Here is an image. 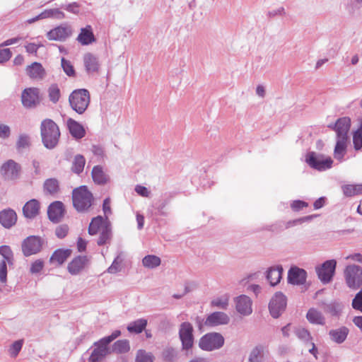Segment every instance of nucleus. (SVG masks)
<instances>
[{"instance_id":"obj_1","label":"nucleus","mask_w":362,"mask_h":362,"mask_svg":"<svg viewBox=\"0 0 362 362\" xmlns=\"http://www.w3.org/2000/svg\"><path fill=\"white\" fill-rule=\"evenodd\" d=\"M351 127V119L344 117L339 119L334 125L337 134V142L334 149V158L339 162H342L346 153L347 134Z\"/></svg>"},{"instance_id":"obj_2","label":"nucleus","mask_w":362,"mask_h":362,"mask_svg":"<svg viewBox=\"0 0 362 362\" xmlns=\"http://www.w3.org/2000/svg\"><path fill=\"white\" fill-rule=\"evenodd\" d=\"M88 233L90 235H99L97 240L98 245L108 243L112 238V229L107 217L101 216L93 218L88 226Z\"/></svg>"},{"instance_id":"obj_3","label":"nucleus","mask_w":362,"mask_h":362,"mask_svg":"<svg viewBox=\"0 0 362 362\" xmlns=\"http://www.w3.org/2000/svg\"><path fill=\"white\" fill-rule=\"evenodd\" d=\"M40 132L45 146L49 149L54 148L60 136L57 124L50 119H45L41 123Z\"/></svg>"},{"instance_id":"obj_4","label":"nucleus","mask_w":362,"mask_h":362,"mask_svg":"<svg viewBox=\"0 0 362 362\" xmlns=\"http://www.w3.org/2000/svg\"><path fill=\"white\" fill-rule=\"evenodd\" d=\"M72 199L74 206L79 212L87 211L91 206L93 200V194L86 186L74 189Z\"/></svg>"},{"instance_id":"obj_5","label":"nucleus","mask_w":362,"mask_h":362,"mask_svg":"<svg viewBox=\"0 0 362 362\" xmlns=\"http://www.w3.org/2000/svg\"><path fill=\"white\" fill-rule=\"evenodd\" d=\"M306 163L312 168L318 171L330 169L333 165L331 157L314 151L308 152L305 156Z\"/></svg>"},{"instance_id":"obj_6","label":"nucleus","mask_w":362,"mask_h":362,"mask_svg":"<svg viewBox=\"0 0 362 362\" xmlns=\"http://www.w3.org/2000/svg\"><path fill=\"white\" fill-rule=\"evenodd\" d=\"M69 103L71 108L78 114H83L90 103V94L86 89L73 91L69 95Z\"/></svg>"},{"instance_id":"obj_7","label":"nucleus","mask_w":362,"mask_h":362,"mask_svg":"<svg viewBox=\"0 0 362 362\" xmlns=\"http://www.w3.org/2000/svg\"><path fill=\"white\" fill-rule=\"evenodd\" d=\"M344 276L347 286L357 289L362 285V267L356 264H349L344 271Z\"/></svg>"},{"instance_id":"obj_8","label":"nucleus","mask_w":362,"mask_h":362,"mask_svg":"<svg viewBox=\"0 0 362 362\" xmlns=\"http://www.w3.org/2000/svg\"><path fill=\"white\" fill-rule=\"evenodd\" d=\"M224 344L223 337L217 332L204 335L199 341V346L204 351H211L221 348Z\"/></svg>"},{"instance_id":"obj_9","label":"nucleus","mask_w":362,"mask_h":362,"mask_svg":"<svg viewBox=\"0 0 362 362\" xmlns=\"http://www.w3.org/2000/svg\"><path fill=\"white\" fill-rule=\"evenodd\" d=\"M21 166L13 160H8L1 165L0 173L7 181H14L20 177Z\"/></svg>"},{"instance_id":"obj_10","label":"nucleus","mask_w":362,"mask_h":362,"mask_svg":"<svg viewBox=\"0 0 362 362\" xmlns=\"http://www.w3.org/2000/svg\"><path fill=\"white\" fill-rule=\"evenodd\" d=\"M336 266V260L330 259L316 267L318 278L323 284H326L332 281L335 273Z\"/></svg>"},{"instance_id":"obj_11","label":"nucleus","mask_w":362,"mask_h":362,"mask_svg":"<svg viewBox=\"0 0 362 362\" xmlns=\"http://www.w3.org/2000/svg\"><path fill=\"white\" fill-rule=\"evenodd\" d=\"M286 304V297L281 292L276 293L269 304V309L272 316L274 318L279 317L285 310Z\"/></svg>"},{"instance_id":"obj_12","label":"nucleus","mask_w":362,"mask_h":362,"mask_svg":"<svg viewBox=\"0 0 362 362\" xmlns=\"http://www.w3.org/2000/svg\"><path fill=\"white\" fill-rule=\"evenodd\" d=\"M42 99L40 90L37 88H24V107L35 108Z\"/></svg>"},{"instance_id":"obj_13","label":"nucleus","mask_w":362,"mask_h":362,"mask_svg":"<svg viewBox=\"0 0 362 362\" xmlns=\"http://www.w3.org/2000/svg\"><path fill=\"white\" fill-rule=\"evenodd\" d=\"M193 327L189 322H183L180 325L179 329V336L182 341V349L188 350L191 349L194 344Z\"/></svg>"},{"instance_id":"obj_14","label":"nucleus","mask_w":362,"mask_h":362,"mask_svg":"<svg viewBox=\"0 0 362 362\" xmlns=\"http://www.w3.org/2000/svg\"><path fill=\"white\" fill-rule=\"evenodd\" d=\"M236 311L242 316H248L252 313V300L246 295L234 298Z\"/></svg>"},{"instance_id":"obj_15","label":"nucleus","mask_w":362,"mask_h":362,"mask_svg":"<svg viewBox=\"0 0 362 362\" xmlns=\"http://www.w3.org/2000/svg\"><path fill=\"white\" fill-rule=\"evenodd\" d=\"M72 34V28L67 24H62L54 28L47 33L49 40L64 41Z\"/></svg>"},{"instance_id":"obj_16","label":"nucleus","mask_w":362,"mask_h":362,"mask_svg":"<svg viewBox=\"0 0 362 362\" xmlns=\"http://www.w3.org/2000/svg\"><path fill=\"white\" fill-rule=\"evenodd\" d=\"M230 322V317L223 312H214L208 315L205 325L210 327L228 325Z\"/></svg>"},{"instance_id":"obj_17","label":"nucleus","mask_w":362,"mask_h":362,"mask_svg":"<svg viewBox=\"0 0 362 362\" xmlns=\"http://www.w3.org/2000/svg\"><path fill=\"white\" fill-rule=\"evenodd\" d=\"M89 259L86 256H78L68 264L67 270L71 275L79 274L88 265Z\"/></svg>"},{"instance_id":"obj_18","label":"nucleus","mask_w":362,"mask_h":362,"mask_svg":"<svg viewBox=\"0 0 362 362\" xmlns=\"http://www.w3.org/2000/svg\"><path fill=\"white\" fill-rule=\"evenodd\" d=\"M49 219L53 223H58L64 215V204L61 202H54L47 209Z\"/></svg>"},{"instance_id":"obj_19","label":"nucleus","mask_w":362,"mask_h":362,"mask_svg":"<svg viewBox=\"0 0 362 362\" xmlns=\"http://www.w3.org/2000/svg\"><path fill=\"white\" fill-rule=\"evenodd\" d=\"M307 278V272L303 269L294 267H291L288 272V281L294 285L303 284Z\"/></svg>"},{"instance_id":"obj_20","label":"nucleus","mask_w":362,"mask_h":362,"mask_svg":"<svg viewBox=\"0 0 362 362\" xmlns=\"http://www.w3.org/2000/svg\"><path fill=\"white\" fill-rule=\"evenodd\" d=\"M25 71L27 75L33 80L41 81L46 76V71L39 62H33L27 66Z\"/></svg>"},{"instance_id":"obj_21","label":"nucleus","mask_w":362,"mask_h":362,"mask_svg":"<svg viewBox=\"0 0 362 362\" xmlns=\"http://www.w3.org/2000/svg\"><path fill=\"white\" fill-rule=\"evenodd\" d=\"M41 247L42 243L38 237H28L26 240H24V255L29 256L38 252Z\"/></svg>"},{"instance_id":"obj_22","label":"nucleus","mask_w":362,"mask_h":362,"mask_svg":"<svg viewBox=\"0 0 362 362\" xmlns=\"http://www.w3.org/2000/svg\"><path fill=\"white\" fill-rule=\"evenodd\" d=\"M268 356L267 348L263 345H257L251 351L248 362H266Z\"/></svg>"},{"instance_id":"obj_23","label":"nucleus","mask_w":362,"mask_h":362,"mask_svg":"<svg viewBox=\"0 0 362 362\" xmlns=\"http://www.w3.org/2000/svg\"><path fill=\"white\" fill-rule=\"evenodd\" d=\"M320 306L325 313L337 317L341 315L344 309L343 303L337 300H332L329 303L322 302Z\"/></svg>"},{"instance_id":"obj_24","label":"nucleus","mask_w":362,"mask_h":362,"mask_svg":"<svg viewBox=\"0 0 362 362\" xmlns=\"http://www.w3.org/2000/svg\"><path fill=\"white\" fill-rule=\"evenodd\" d=\"M76 40L81 45H88L95 42L96 39L92 26L87 25L86 27L81 28Z\"/></svg>"},{"instance_id":"obj_25","label":"nucleus","mask_w":362,"mask_h":362,"mask_svg":"<svg viewBox=\"0 0 362 362\" xmlns=\"http://www.w3.org/2000/svg\"><path fill=\"white\" fill-rule=\"evenodd\" d=\"M54 18L57 19H63L65 18V14L58 8L47 9L42 11L35 18L28 19L26 22L31 24L36 21L44 18Z\"/></svg>"},{"instance_id":"obj_26","label":"nucleus","mask_w":362,"mask_h":362,"mask_svg":"<svg viewBox=\"0 0 362 362\" xmlns=\"http://www.w3.org/2000/svg\"><path fill=\"white\" fill-rule=\"evenodd\" d=\"M349 333V329L345 326L329 331L328 335L332 341L340 344L345 341Z\"/></svg>"},{"instance_id":"obj_27","label":"nucleus","mask_w":362,"mask_h":362,"mask_svg":"<svg viewBox=\"0 0 362 362\" xmlns=\"http://www.w3.org/2000/svg\"><path fill=\"white\" fill-rule=\"evenodd\" d=\"M17 221L16 212L12 209H4L0 212V223L6 228L12 227Z\"/></svg>"},{"instance_id":"obj_28","label":"nucleus","mask_w":362,"mask_h":362,"mask_svg":"<svg viewBox=\"0 0 362 362\" xmlns=\"http://www.w3.org/2000/svg\"><path fill=\"white\" fill-rule=\"evenodd\" d=\"M40 203L37 199H31L24 204V216L28 218H34L40 213Z\"/></svg>"},{"instance_id":"obj_29","label":"nucleus","mask_w":362,"mask_h":362,"mask_svg":"<svg viewBox=\"0 0 362 362\" xmlns=\"http://www.w3.org/2000/svg\"><path fill=\"white\" fill-rule=\"evenodd\" d=\"M83 64L86 71L88 73H94L99 69V62L96 56L91 53H86L83 56Z\"/></svg>"},{"instance_id":"obj_30","label":"nucleus","mask_w":362,"mask_h":362,"mask_svg":"<svg viewBox=\"0 0 362 362\" xmlns=\"http://www.w3.org/2000/svg\"><path fill=\"white\" fill-rule=\"evenodd\" d=\"M67 126L70 134L76 139H80L85 136L86 131L83 127L78 122L69 118L67 120Z\"/></svg>"},{"instance_id":"obj_31","label":"nucleus","mask_w":362,"mask_h":362,"mask_svg":"<svg viewBox=\"0 0 362 362\" xmlns=\"http://www.w3.org/2000/svg\"><path fill=\"white\" fill-rule=\"evenodd\" d=\"M91 175L94 182L98 185H105L109 180V177L104 172L103 167L100 165L94 166Z\"/></svg>"},{"instance_id":"obj_32","label":"nucleus","mask_w":362,"mask_h":362,"mask_svg":"<svg viewBox=\"0 0 362 362\" xmlns=\"http://www.w3.org/2000/svg\"><path fill=\"white\" fill-rule=\"evenodd\" d=\"M283 268L281 266L271 267L268 272L267 278L271 286H276L280 282L282 276Z\"/></svg>"},{"instance_id":"obj_33","label":"nucleus","mask_w":362,"mask_h":362,"mask_svg":"<svg viewBox=\"0 0 362 362\" xmlns=\"http://www.w3.org/2000/svg\"><path fill=\"white\" fill-rule=\"evenodd\" d=\"M230 296L228 293L215 297L211 301V307L221 310H227L229 306Z\"/></svg>"},{"instance_id":"obj_34","label":"nucleus","mask_w":362,"mask_h":362,"mask_svg":"<svg viewBox=\"0 0 362 362\" xmlns=\"http://www.w3.org/2000/svg\"><path fill=\"white\" fill-rule=\"evenodd\" d=\"M306 317L312 324L323 325L325 323V319L323 315L315 308H310L308 310Z\"/></svg>"},{"instance_id":"obj_35","label":"nucleus","mask_w":362,"mask_h":362,"mask_svg":"<svg viewBox=\"0 0 362 362\" xmlns=\"http://www.w3.org/2000/svg\"><path fill=\"white\" fill-rule=\"evenodd\" d=\"M70 250H57L52 255L50 261L52 263H57L58 265L62 264L70 256Z\"/></svg>"},{"instance_id":"obj_36","label":"nucleus","mask_w":362,"mask_h":362,"mask_svg":"<svg viewBox=\"0 0 362 362\" xmlns=\"http://www.w3.org/2000/svg\"><path fill=\"white\" fill-rule=\"evenodd\" d=\"M147 325V320L144 318L138 319L130 322L127 329L131 333L139 334L143 332Z\"/></svg>"},{"instance_id":"obj_37","label":"nucleus","mask_w":362,"mask_h":362,"mask_svg":"<svg viewBox=\"0 0 362 362\" xmlns=\"http://www.w3.org/2000/svg\"><path fill=\"white\" fill-rule=\"evenodd\" d=\"M161 264V259L159 257L153 255H146L142 259V264L145 268L153 269L159 267Z\"/></svg>"},{"instance_id":"obj_38","label":"nucleus","mask_w":362,"mask_h":362,"mask_svg":"<svg viewBox=\"0 0 362 362\" xmlns=\"http://www.w3.org/2000/svg\"><path fill=\"white\" fill-rule=\"evenodd\" d=\"M343 193L346 197L362 194V185H345L341 187Z\"/></svg>"},{"instance_id":"obj_39","label":"nucleus","mask_w":362,"mask_h":362,"mask_svg":"<svg viewBox=\"0 0 362 362\" xmlns=\"http://www.w3.org/2000/svg\"><path fill=\"white\" fill-rule=\"evenodd\" d=\"M93 351L91 355L89 357L90 362H100L101 359L107 354V348L105 346H98Z\"/></svg>"},{"instance_id":"obj_40","label":"nucleus","mask_w":362,"mask_h":362,"mask_svg":"<svg viewBox=\"0 0 362 362\" xmlns=\"http://www.w3.org/2000/svg\"><path fill=\"white\" fill-rule=\"evenodd\" d=\"M0 255L3 257L6 263L9 266H12L14 263V257L13 252L8 245L0 246Z\"/></svg>"},{"instance_id":"obj_41","label":"nucleus","mask_w":362,"mask_h":362,"mask_svg":"<svg viewBox=\"0 0 362 362\" xmlns=\"http://www.w3.org/2000/svg\"><path fill=\"white\" fill-rule=\"evenodd\" d=\"M86 163V160L84 157L81 155H76L74 157L71 170L76 174H80L84 168V165Z\"/></svg>"},{"instance_id":"obj_42","label":"nucleus","mask_w":362,"mask_h":362,"mask_svg":"<svg viewBox=\"0 0 362 362\" xmlns=\"http://www.w3.org/2000/svg\"><path fill=\"white\" fill-rule=\"evenodd\" d=\"M44 189L47 193L54 194L59 190V182L56 179H47L44 183Z\"/></svg>"},{"instance_id":"obj_43","label":"nucleus","mask_w":362,"mask_h":362,"mask_svg":"<svg viewBox=\"0 0 362 362\" xmlns=\"http://www.w3.org/2000/svg\"><path fill=\"white\" fill-rule=\"evenodd\" d=\"M129 343L128 340H118L112 346V350L117 354L127 353L129 351Z\"/></svg>"},{"instance_id":"obj_44","label":"nucleus","mask_w":362,"mask_h":362,"mask_svg":"<svg viewBox=\"0 0 362 362\" xmlns=\"http://www.w3.org/2000/svg\"><path fill=\"white\" fill-rule=\"evenodd\" d=\"M353 144L356 151L362 148V120L360 127L353 133Z\"/></svg>"},{"instance_id":"obj_45","label":"nucleus","mask_w":362,"mask_h":362,"mask_svg":"<svg viewBox=\"0 0 362 362\" xmlns=\"http://www.w3.org/2000/svg\"><path fill=\"white\" fill-rule=\"evenodd\" d=\"M121 334V332L119 330H115L110 336L102 338L94 344L95 346H105L107 348V346L112 342L114 339L119 337Z\"/></svg>"},{"instance_id":"obj_46","label":"nucleus","mask_w":362,"mask_h":362,"mask_svg":"<svg viewBox=\"0 0 362 362\" xmlns=\"http://www.w3.org/2000/svg\"><path fill=\"white\" fill-rule=\"evenodd\" d=\"M136 362H153V356L151 353L144 350H139L136 354Z\"/></svg>"},{"instance_id":"obj_47","label":"nucleus","mask_w":362,"mask_h":362,"mask_svg":"<svg viewBox=\"0 0 362 362\" xmlns=\"http://www.w3.org/2000/svg\"><path fill=\"white\" fill-rule=\"evenodd\" d=\"M295 334L299 339H300L305 342H308L312 340V337L310 335V333L305 328H303V327L297 328L295 330Z\"/></svg>"},{"instance_id":"obj_48","label":"nucleus","mask_w":362,"mask_h":362,"mask_svg":"<svg viewBox=\"0 0 362 362\" xmlns=\"http://www.w3.org/2000/svg\"><path fill=\"white\" fill-rule=\"evenodd\" d=\"M23 346V339L13 342L8 349V354L11 357L15 358L18 356Z\"/></svg>"},{"instance_id":"obj_49","label":"nucleus","mask_w":362,"mask_h":362,"mask_svg":"<svg viewBox=\"0 0 362 362\" xmlns=\"http://www.w3.org/2000/svg\"><path fill=\"white\" fill-rule=\"evenodd\" d=\"M123 259L118 255L113 261L112 264L108 267L107 272L110 274H116L121 270V264Z\"/></svg>"},{"instance_id":"obj_50","label":"nucleus","mask_w":362,"mask_h":362,"mask_svg":"<svg viewBox=\"0 0 362 362\" xmlns=\"http://www.w3.org/2000/svg\"><path fill=\"white\" fill-rule=\"evenodd\" d=\"M49 100L53 102L54 103H56L58 102L60 98V90L57 86L56 85H52L49 90Z\"/></svg>"},{"instance_id":"obj_51","label":"nucleus","mask_w":362,"mask_h":362,"mask_svg":"<svg viewBox=\"0 0 362 362\" xmlns=\"http://www.w3.org/2000/svg\"><path fill=\"white\" fill-rule=\"evenodd\" d=\"M352 308L362 313V288L358 292L351 303Z\"/></svg>"},{"instance_id":"obj_52","label":"nucleus","mask_w":362,"mask_h":362,"mask_svg":"<svg viewBox=\"0 0 362 362\" xmlns=\"http://www.w3.org/2000/svg\"><path fill=\"white\" fill-rule=\"evenodd\" d=\"M7 264L5 260L0 262V282L4 284L7 282Z\"/></svg>"},{"instance_id":"obj_53","label":"nucleus","mask_w":362,"mask_h":362,"mask_svg":"<svg viewBox=\"0 0 362 362\" xmlns=\"http://www.w3.org/2000/svg\"><path fill=\"white\" fill-rule=\"evenodd\" d=\"M62 66L64 72L69 76H74V69L69 61L66 60L64 58L62 59Z\"/></svg>"},{"instance_id":"obj_54","label":"nucleus","mask_w":362,"mask_h":362,"mask_svg":"<svg viewBox=\"0 0 362 362\" xmlns=\"http://www.w3.org/2000/svg\"><path fill=\"white\" fill-rule=\"evenodd\" d=\"M69 226L66 224L59 225L56 228L55 235L59 238H64L66 236L69 232Z\"/></svg>"},{"instance_id":"obj_55","label":"nucleus","mask_w":362,"mask_h":362,"mask_svg":"<svg viewBox=\"0 0 362 362\" xmlns=\"http://www.w3.org/2000/svg\"><path fill=\"white\" fill-rule=\"evenodd\" d=\"M43 267V261L41 259H37L31 264L30 272L32 274H37L42 269Z\"/></svg>"},{"instance_id":"obj_56","label":"nucleus","mask_w":362,"mask_h":362,"mask_svg":"<svg viewBox=\"0 0 362 362\" xmlns=\"http://www.w3.org/2000/svg\"><path fill=\"white\" fill-rule=\"evenodd\" d=\"M362 7V0H351L349 4V10L351 13H355Z\"/></svg>"},{"instance_id":"obj_57","label":"nucleus","mask_w":362,"mask_h":362,"mask_svg":"<svg viewBox=\"0 0 362 362\" xmlns=\"http://www.w3.org/2000/svg\"><path fill=\"white\" fill-rule=\"evenodd\" d=\"M134 190L139 195L143 197H148L151 194L147 187L140 185H136Z\"/></svg>"},{"instance_id":"obj_58","label":"nucleus","mask_w":362,"mask_h":362,"mask_svg":"<svg viewBox=\"0 0 362 362\" xmlns=\"http://www.w3.org/2000/svg\"><path fill=\"white\" fill-rule=\"evenodd\" d=\"M12 54L8 48H4L0 49V63L7 62L11 57Z\"/></svg>"},{"instance_id":"obj_59","label":"nucleus","mask_w":362,"mask_h":362,"mask_svg":"<svg viewBox=\"0 0 362 362\" xmlns=\"http://www.w3.org/2000/svg\"><path fill=\"white\" fill-rule=\"evenodd\" d=\"M308 206V203L301 200H295L291 204V209L296 211H298L304 207H307Z\"/></svg>"},{"instance_id":"obj_60","label":"nucleus","mask_w":362,"mask_h":362,"mask_svg":"<svg viewBox=\"0 0 362 362\" xmlns=\"http://www.w3.org/2000/svg\"><path fill=\"white\" fill-rule=\"evenodd\" d=\"M65 10H66L69 12H71L74 14H77L79 13V6L77 3L74 2L71 4H69L68 5H66L64 6H62Z\"/></svg>"},{"instance_id":"obj_61","label":"nucleus","mask_w":362,"mask_h":362,"mask_svg":"<svg viewBox=\"0 0 362 362\" xmlns=\"http://www.w3.org/2000/svg\"><path fill=\"white\" fill-rule=\"evenodd\" d=\"M10 135V129L8 126L0 124V137L5 139Z\"/></svg>"},{"instance_id":"obj_62","label":"nucleus","mask_w":362,"mask_h":362,"mask_svg":"<svg viewBox=\"0 0 362 362\" xmlns=\"http://www.w3.org/2000/svg\"><path fill=\"white\" fill-rule=\"evenodd\" d=\"M286 14V11L284 7L281 6L276 9H274L269 12V16L270 17H274L276 16H284Z\"/></svg>"},{"instance_id":"obj_63","label":"nucleus","mask_w":362,"mask_h":362,"mask_svg":"<svg viewBox=\"0 0 362 362\" xmlns=\"http://www.w3.org/2000/svg\"><path fill=\"white\" fill-rule=\"evenodd\" d=\"M103 210L106 216L111 214L110 200L109 198H107L103 201Z\"/></svg>"},{"instance_id":"obj_64","label":"nucleus","mask_w":362,"mask_h":362,"mask_svg":"<svg viewBox=\"0 0 362 362\" xmlns=\"http://www.w3.org/2000/svg\"><path fill=\"white\" fill-rule=\"evenodd\" d=\"M25 47L26 51L30 54H35L40 47L35 43H30L27 45Z\"/></svg>"}]
</instances>
